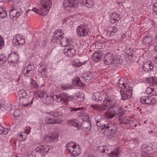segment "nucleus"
Masks as SVG:
<instances>
[{
    "label": "nucleus",
    "instance_id": "nucleus-1",
    "mask_svg": "<svg viewBox=\"0 0 157 157\" xmlns=\"http://www.w3.org/2000/svg\"><path fill=\"white\" fill-rule=\"evenodd\" d=\"M93 99L99 102L100 101L103 102L101 105L95 104L91 106L94 109L99 111H107L105 114V117L107 118H112L115 117V115H122V110L120 107H117V105L115 102V99L113 96H108L106 94H102L99 92L94 93L93 95ZM116 117H118L116 116Z\"/></svg>",
    "mask_w": 157,
    "mask_h": 157
},
{
    "label": "nucleus",
    "instance_id": "nucleus-2",
    "mask_svg": "<svg viewBox=\"0 0 157 157\" xmlns=\"http://www.w3.org/2000/svg\"><path fill=\"white\" fill-rule=\"evenodd\" d=\"M106 118H98L96 120V123L97 125L99 127H101V129L104 130L103 132L107 136L112 135L116 132V128L112 125L111 126L107 125V121Z\"/></svg>",
    "mask_w": 157,
    "mask_h": 157
},
{
    "label": "nucleus",
    "instance_id": "nucleus-3",
    "mask_svg": "<svg viewBox=\"0 0 157 157\" xmlns=\"http://www.w3.org/2000/svg\"><path fill=\"white\" fill-rule=\"evenodd\" d=\"M52 5L51 0H41L39 8L33 7V10L36 13L42 16L46 15L48 13Z\"/></svg>",
    "mask_w": 157,
    "mask_h": 157
},
{
    "label": "nucleus",
    "instance_id": "nucleus-4",
    "mask_svg": "<svg viewBox=\"0 0 157 157\" xmlns=\"http://www.w3.org/2000/svg\"><path fill=\"white\" fill-rule=\"evenodd\" d=\"M152 144L150 142H148L142 145L141 148V157H153L148 151L152 149Z\"/></svg>",
    "mask_w": 157,
    "mask_h": 157
},
{
    "label": "nucleus",
    "instance_id": "nucleus-5",
    "mask_svg": "<svg viewBox=\"0 0 157 157\" xmlns=\"http://www.w3.org/2000/svg\"><path fill=\"white\" fill-rule=\"evenodd\" d=\"M104 63L107 65H110L115 67L118 65L117 61H114V56L112 53H109L106 54L104 58Z\"/></svg>",
    "mask_w": 157,
    "mask_h": 157
},
{
    "label": "nucleus",
    "instance_id": "nucleus-6",
    "mask_svg": "<svg viewBox=\"0 0 157 157\" xmlns=\"http://www.w3.org/2000/svg\"><path fill=\"white\" fill-rule=\"evenodd\" d=\"M89 31V27L86 24L80 25L77 27L76 30L77 35L81 37L87 35Z\"/></svg>",
    "mask_w": 157,
    "mask_h": 157
},
{
    "label": "nucleus",
    "instance_id": "nucleus-7",
    "mask_svg": "<svg viewBox=\"0 0 157 157\" xmlns=\"http://www.w3.org/2000/svg\"><path fill=\"white\" fill-rule=\"evenodd\" d=\"M78 4L77 0H65L63 3L64 9L66 10L69 11L70 8H74Z\"/></svg>",
    "mask_w": 157,
    "mask_h": 157
},
{
    "label": "nucleus",
    "instance_id": "nucleus-8",
    "mask_svg": "<svg viewBox=\"0 0 157 157\" xmlns=\"http://www.w3.org/2000/svg\"><path fill=\"white\" fill-rule=\"evenodd\" d=\"M75 52L76 50L73 45H71L66 47L63 50V53L68 58L74 56L75 54Z\"/></svg>",
    "mask_w": 157,
    "mask_h": 157
},
{
    "label": "nucleus",
    "instance_id": "nucleus-9",
    "mask_svg": "<svg viewBox=\"0 0 157 157\" xmlns=\"http://www.w3.org/2000/svg\"><path fill=\"white\" fill-rule=\"evenodd\" d=\"M120 92L123 100H125L132 96V90L131 87H128L126 89L121 90Z\"/></svg>",
    "mask_w": 157,
    "mask_h": 157
},
{
    "label": "nucleus",
    "instance_id": "nucleus-10",
    "mask_svg": "<svg viewBox=\"0 0 157 157\" xmlns=\"http://www.w3.org/2000/svg\"><path fill=\"white\" fill-rule=\"evenodd\" d=\"M15 38L13 43L15 46H21L24 44L25 39L21 35L17 34L16 35Z\"/></svg>",
    "mask_w": 157,
    "mask_h": 157
},
{
    "label": "nucleus",
    "instance_id": "nucleus-11",
    "mask_svg": "<svg viewBox=\"0 0 157 157\" xmlns=\"http://www.w3.org/2000/svg\"><path fill=\"white\" fill-rule=\"evenodd\" d=\"M19 99L22 102H24V104L26 105L25 100L28 101V96L26 92L23 90H20L18 92Z\"/></svg>",
    "mask_w": 157,
    "mask_h": 157
},
{
    "label": "nucleus",
    "instance_id": "nucleus-12",
    "mask_svg": "<svg viewBox=\"0 0 157 157\" xmlns=\"http://www.w3.org/2000/svg\"><path fill=\"white\" fill-rule=\"evenodd\" d=\"M118 31V28L114 26L109 27L107 29V34L110 37L115 36Z\"/></svg>",
    "mask_w": 157,
    "mask_h": 157
},
{
    "label": "nucleus",
    "instance_id": "nucleus-13",
    "mask_svg": "<svg viewBox=\"0 0 157 157\" xmlns=\"http://www.w3.org/2000/svg\"><path fill=\"white\" fill-rule=\"evenodd\" d=\"M141 102L144 104H152L155 101L152 100L151 97L147 96H143L141 98Z\"/></svg>",
    "mask_w": 157,
    "mask_h": 157
},
{
    "label": "nucleus",
    "instance_id": "nucleus-14",
    "mask_svg": "<svg viewBox=\"0 0 157 157\" xmlns=\"http://www.w3.org/2000/svg\"><path fill=\"white\" fill-rule=\"evenodd\" d=\"M49 96L47 94V96H45L43 98L44 99L43 101L47 104H50L54 100V97H56L57 99L59 97L58 95H54L53 93L51 94Z\"/></svg>",
    "mask_w": 157,
    "mask_h": 157
},
{
    "label": "nucleus",
    "instance_id": "nucleus-15",
    "mask_svg": "<svg viewBox=\"0 0 157 157\" xmlns=\"http://www.w3.org/2000/svg\"><path fill=\"white\" fill-rule=\"evenodd\" d=\"M60 41L61 45L65 48L70 46L72 43L71 39L66 38L61 39Z\"/></svg>",
    "mask_w": 157,
    "mask_h": 157
},
{
    "label": "nucleus",
    "instance_id": "nucleus-16",
    "mask_svg": "<svg viewBox=\"0 0 157 157\" xmlns=\"http://www.w3.org/2000/svg\"><path fill=\"white\" fill-rule=\"evenodd\" d=\"M46 123L49 124L60 123L62 121V118H45Z\"/></svg>",
    "mask_w": 157,
    "mask_h": 157
},
{
    "label": "nucleus",
    "instance_id": "nucleus-17",
    "mask_svg": "<svg viewBox=\"0 0 157 157\" xmlns=\"http://www.w3.org/2000/svg\"><path fill=\"white\" fill-rule=\"evenodd\" d=\"M92 58L94 62L99 61L102 59V54L99 51H96L92 55Z\"/></svg>",
    "mask_w": 157,
    "mask_h": 157
},
{
    "label": "nucleus",
    "instance_id": "nucleus-18",
    "mask_svg": "<svg viewBox=\"0 0 157 157\" xmlns=\"http://www.w3.org/2000/svg\"><path fill=\"white\" fill-rule=\"evenodd\" d=\"M154 66L153 64L150 62H145L144 63L142 67L143 69L146 72H148L149 71L153 69Z\"/></svg>",
    "mask_w": 157,
    "mask_h": 157
},
{
    "label": "nucleus",
    "instance_id": "nucleus-19",
    "mask_svg": "<svg viewBox=\"0 0 157 157\" xmlns=\"http://www.w3.org/2000/svg\"><path fill=\"white\" fill-rule=\"evenodd\" d=\"M9 14L10 18L13 20L16 19L20 15V13L15 10H11Z\"/></svg>",
    "mask_w": 157,
    "mask_h": 157
},
{
    "label": "nucleus",
    "instance_id": "nucleus-20",
    "mask_svg": "<svg viewBox=\"0 0 157 157\" xmlns=\"http://www.w3.org/2000/svg\"><path fill=\"white\" fill-rule=\"evenodd\" d=\"M127 81L124 78H121L118 82L117 85L118 86L122 89H126L127 87Z\"/></svg>",
    "mask_w": 157,
    "mask_h": 157
},
{
    "label": "nucleus",
    "instance_id": "nucleus-21",
    "mask_svg": "<svg viewBox=\"0 0 157 157\" xmlns=\"http://www.w3.org/2000/svg\"><path fill=\"white\" fill-rule=\"evenodd\" d=\"M81 149L79 145H78L75 148H74L70 153L71 155L75 156L78 155L81 153Z\"/></svg>",
    "mask_w": 157,
    "mask_h": 157
},
{
    "label": "nucleus",
    "instance_id": "nucleus-22",
    "mask_svg": "<svg viewBox=\"0 0 157 157\" xmlns=\"http://www.w3.org/2000/svg\"><path fill=\"white\" fill-rule=\"evenodd\" d=\"M59 135L56 132H52L50 135L48 136L47 137L48 140L51 141H53L55 140H57L58 139Z\"/></svg>",
    "mask_w": 157,
    "mask_h": 157
},
{
    "label": "nucleus",
    "instance_id": "nucleus-23",
    "mask_svg": "<svg viewBox=\"0 0 157 157\" xmlns=\"http://www.w3.org/2000/svg\"><path fill=\"white\" fill-rule=\"evenodd\" d=\"M111 18L114 21V23L117 22L121 19V17L119 14L116 13H112L110 15Z\"/></svg>",
    "mask_w": 157,
    "mask_h": 157
},
{
    "label": "nucleus",
    "instance_id": "nucleus-24",
    "mask_svg": "<svg viewBox=\"0 0 157 157\" xmlns=\"http://www.w3.org/2000/svg\"><path fill=\"white\" fill-rule=\"evenodd\" d=\"M18 60L17 55L15 54H12L10 55L8 58L9 62L15 63Z\"/></svg>",
    "mask_w": 157,
    "mask_h": 157
},
{
    "label": "nucleus",
    "instance_id": "nucleus-25",
    "mask_svg": "<svg viewBox=\"0 0 157 157\" xmlns=\"http://www.w3.org/2000/svg\"><path fill=\"white\" fill-rule=\"evenodd\" d=\"M82 3L84 6L89 8L92 7L94 5L92 0H83Z\"/></svg>",
    "mask_w": 157,
    "mask_h": 157
},
{
    "label": "nucleus",
    "instance_id": "nucleus-26",
    "mask_svg": "<svg viewBox=\"0 0 157 157\" xmlns=\"http://www.w3.org/2000/svg\"><path fill=\"white\" fill-rule=\"evenodd\" d=\"M78 145L74 142H71L66 144V147L67 148V150L69 151L70 153H71L72 150L74 148H75Z\"/></svg>",
    "mask_w": 157,
    "mask_h": 157
},
{
    "label": "nucleus",
    "instance_id": "nucleus-27",
    "mask_svg": "<svg viewBox=\"0 0 157 157\" xmlns=\"http://www.w3.org/2000/svg\"><path fill=\"white\" fill-rule=\"evenodd\" d=\"M32 68L30 65L25 68L24 70V74L26 76H29L32 72Z\"/></svg>",
    "mask_w": 157,
    "mask_h": 157
},
{
    "label": "nucleus",
    "instance_id": "nucleus-28",
    "mask_svg": "<svg viewBox=\"0 0 157 157\" xmlns=\"http://www.w3.org/2000/svg\"><path fill=\"white\" fill-rule=\"evenodd\" d=\"M144 42L146 45H149L152 41V39L151 36L147 35L143 39Z\"/></svg>",
    "mask_w": 157,
    "mask_h": 157
},
{
    "label": "nucleus",
    "instance_id": "nucleus-29",
    "mask_svg": "<svg viewBox=\"0 0 157 157\" xmlns=\"http://www.w3.org/2000/svg\"><path fill=\"white\" fill-rule=\"evenodd\" d=\"M146 81L150 84H157V77H148L147 78Z\"/></svg>",
    "mask_w": 157,
    "mask_h": 157
},
{
    "label": "nucleus",
    "instance_id": "nucleus-30",
    "mask_svg": "<svg viewBox=\"0 0 157 157\" xmlns=\"http://www.w3.org/2000/svg\"><path fill=\"white\" fill-rule=\"evenodd\" d=\"M73 84L77 85L78 86L83 87L85 86V84H83L79 78H76L73 82Z\"/></svg>",
    "mask_w": 157,
    "mask_h": 157
},
{
    "label": "nucleus",
    "instance_id": "nucleus-31",
    "mask_svg": "<svg viewBox=\"0 0 157 157\" xmlns=\"http://www.w3.org/2000/svg\"><path fill=\"white\" fill-rule=\"evenodd\" d=\"M34 94L37 95L38 97L41 98H43L45 96H47V94L44 91L39 90L37 92H35Z\"/></svg>",
    "mask_w": 157,
    "mask_h": 157
},
{
    "label": "nucleus",
    "instance_id": "nucleus-32",
    "mask_svg": "<svg viewBox=\"0 0 157 157\" xmlns=\"http://www.w3.org/2000/svg\"><path fill=\"white\" fill-rule=\"evenodd\" d=\"M64 34V33L62 30L60 29H58L56 30L53 33V36L56 35L58 38L59 39L61 38L62 35Z\"/></svg>",
    "mask_w": 157,
    "mask_h": 157
},
{
    "label": "nucleus",
    "instance_id": "nucleus-33",
    "mask_svg": "<svg viewBox=\"0 0 157 157\" xmlns=\"http://www.w3.org/2000/svg\"><path fill=\"white\" fill-rule=\"evenodd\" d=\"M104 46V44L102 42H101L100 41H97L95 44L92 46V47H95L97 48H101Z\"/></svg>",
    "mask_w": 157,
    "mask_h": 157
},
{
    "label": "nucleus",
    "instance_id": "nucleus-34",
    "mask_svg": "<svg viewBox=\"0 0 157 157\" xmlns=\"http://www.w3.org/2000/svg\"><path fill=\"white\" fill-rule=\"evenodd\" d=\"M83 63H84L85 62H82L81 60L79 61L77 60H76L72 62V64L74 66L78 67L82 66L83 64Z\"/></svg>",
    "mask_w": 157,
    "mask_h": 157
},
{
    "label": "nucleus",
    "instance_id": "nucleus-35",
    "mask_svg": "<svg viewBox=\"0 0 157 157\" xmlns=\"http://www.w3.org/2000/svg\"><path fill=\"white\" fill-rule=\"evenodd\" d=\"M7 15V13L5 10L0 7V18H3Z\"/></svg>",
    "mask_w": 157,
    "mask_h": 157
},
{
    "label": "nucleus",
    "instance_id": "nucleus-36",
    "mask_svg": "<svg viewBox=\"0 0 157 157\" xmlns=\"http://www.w3.org/2000/svg\"><path fill=\"white\" fill-rule=\"evenodd\" d=\"M8 129L5 128L2 124L0 123V134H6L8 133Z\"/></svg>",
    "mask_w": 157,
    "mask_h": 157
},
{
    "label": "nucleus",
    "instance_id": "nucleus-37",
    "mask_svg": "<svg viewBox=\"0 0 157 157\" xmlns=\"http://www.w3.org/2000/svg\"><path fill=\"white\" fill-rule=\"evenodd\" d=\"M127 62H130L133 59V54L132 53L126 55L125 57Z\"/></svg>",
    "mask_w": 157,
    "mask_h": 157
},
{
    "label": "nucleus",
    "instance_id": "nucleus-38",
    "mask_svg": "<svg viewBox=\"0 0 157 157\" xmlns=\"http://www.w3.org/2000/svg\"><path fill=\"white\" fill-rule=\"evenodd\" d=\"M119 122L121 124H128L130 122V118H119Z\"/></svg>",
    "mask_w": 157,
    "mask_h": 157
},
{
    "label": "nucleus",
    "instance_id": "nucleus-39",
    "mask_svg": "<svg viewBox=\"0 0 157 157\" xmlns=\"http://www.w3.org/2000/svg\"><path fill=\"white\" fill-rule=\"evenodd\" d=\"M118 151L117 150L108 154V155L109 157H118Z\"/></svg>",
    "mask_w": 157,
    "mask_h": 157
},
{
    "label": "nucleus",
    "instance_id": "nucleus-40",
    "mask_svg": "<svg viewBox=\"0 0 157 157\" xmlns=\"http://www.w3.org/2000/svg\"><path fill=\"white\" fill-rule=\"evenodd\" d=\"M26 138V136H23L21 133L19 134L18 140L19 141H24Z\"/></svg>",
    "mask_w": 157,
    "mask_h": 157
},
{
    "label": "nucleus",
    "instance_id": "nucleus-41",
    "mask_svg": "<svg viewBox=\"0 0 157 157\" xmlns=\"http://www.w3.org/2000/svg\"><path fill=\"white\" fill-rule=\"evenodd\" d=\"M83 127L86 128H90V123L89 121H86L83 122Z\"/></svg>",
    "mask_w": 157,
    "mask_h": 157
},
{
    "label": "nucleus",
    "instance_id": "nucleus-42",
    "mask_svg": "<svg viewBox=\"0 0 157 157\" xmlns=\"http://www.w3.org/2000/svg\"><path fill=\"white\" fill-rule=\"evenodd\" d=\"M31 82H30V85H32L33 87L37 89L38 88V86L36 82L33 79H31Z\"/></svg>",
    "mask_w": 157,
    "mask_h": 157
},
{
    "label": "nucleus",
    "instance_id": "nucleus-43",
    "mask_svg": "<svg viewBox=\"0 0 157 157\" xmlns=\"http://www.w3.org/2000/svg\"><path fill=\"white\" fill-rule=\"evenodd\" d=\"M60 39L58 38L56 35L53 36V37L52 39V42L53 43H57L60 41Z\"/></svg>",
    "mask_w": 157,
    "mask_h": 157
},
{
    "label": "nucleus",
    "instance_id": "nucleus-44",
    "mask_svg": "<svg viewBox=\"0 0 157 157\" xmlns=\"http://www.w3.org/2000/svg\"><path fill=\"white\" fill-rule=\"evenodd\" d=\"M114 61H117L118 65L119 63H122L123 59L122 57L121 56L118 55L117 56L116 59L114 60Z\"/></svg>",
    "mask_w": 157,
    "mask_h": 157
},
{
    "label": "nucleus",
    "instance_id": "nucleus-45",
    "mask_svg": "<svg viewBox=\"0 0 157 157\" xmlns=\"http://www.w3.org/2000/svg\"><path fill=\"white\" fill-rule=\"evenodd\" d=\"M151 87H148L146 90V92L147 94H152L153 88Z\"/></svg>",
    "mask_w": 157,
    "mask_h": 157
},
{
    "label": "nucleus",
    "instance_id": "nucleus-46",
    "mask_svg": "<svg viewBox=\"0 0 157 157\" xmlns=\"http://www.w3.org/2000/svg\"><path fill=\"white\" fill-rule=\"evenodd\" d=\"M107 149L106 146H100L99 147V149L102 153L105 152V151Z\"/></svg>",
    "mask_w": 157,
    "mask_h": 157
},
{
    "label": "nucleus",
    "instance_id": "nucleus-47",
    "mask_svg": "<svg viewBox=\"0 0 157 157\" xmlns=\"http://www.w3.org/2000/svg\"><path fill=\"white\" fill-rule=\"evenodd\" d=\"M83 75L85 80H86L87 81L90 80L91 78V74H89V75L84 74Z\"/></svg>",
    "mask_w": 157,
    "mask_h": 157
},
{
    "label": "nucleus",
    "instance_id": "nucleus-48",
    "mask_svg": "<svg viewBox=\"0 0 157 157\" xmlns=\"http://www.w3.org/2000/svg\"><path fill=\"white\" fill-rule=\"evenodd\" d=\"M52 114H53V117H60L61 116V113L55 112L52 113Z\"/></svg>",
    "mask_w": 157,
    "mask_h": 157
},
{
    "label": "nucleus",
    "instance_id": "nucleus-49",
    "mask_svg": "<svg viewBox=\"0 0 157 157\" xmlns=\"http://www.w3.org/2000/svg\"><path fill=\"white\" fill-rule=\"evenodd\" d=\"M4 45V41L3 38L0 36V49L2 48Z\"/></svg>",
    "mask_w": 157,
    "mask_h": 157
},
{
    "label": "nucleus",
    "instance_id": "nucleus-50",
    "mask_svg": "<svg viewBox=\"0 0 157 157\" xmlns=\"http://www.w3.org/2000/svg\"><path fill=\"white\" fill-rule=\"evenodd\" d=\"M72 124L75 126L77 127H80L81 126V124H79L78 121H77L75 120V122H72Z\"/></svg>",
    "mask_w": 157,
    "mask_h": 157
},
{
    "label": "nucleus",
    "instance_id": "nucleus-51",
    "mask_svg": "<svg viewBox=\"0 0 157 157\" xmlns=\"http://www.w3.org/2000/svg\"><path fill=\"white\" fill-rule=\"evenodd\" d=\"M76 99L77 101L81 102L84 99L83 97L78 95L77 96Z\"/></svg>",
    "mask_w": 157,
    "mask_h": 157
},
{
    "label": "nucleus",
    "instance_id": "nucleus-52",
    "mask_svg": "<svg viewBox=\"0 0 157 157\" xmlns=\"http://www.w3.org/2000/svg\"><path fill=\"white\" fill-rule=\"evenodd\" d=\"M19 114V111L18 110H17V109L15 110L13 113V115H14V117H18Z\"/></svg>",
    "mask_w": 157,
    "mask_h": 157
},
{
    "label": "nucleus",
    "instance_id": "nucleus-53",
    "mask_svg": "<svg viewBox=\"0 0 157 157\" xmlns=\"http://www.w3.org/2000/svg\"><path fill=\"white\" fill-rule=\"evenodd\" d=\"M152 95L157 96V86L153 88Z\"/></svg>",
    "mask_w": 157,
    "mask_h": 157
},
{
    "label": "nucleus",
    "instance_id": "nucleus-54",
    "mask_svg": "<svg viewBox=\"0 0 157 157\" xmlns=\"http://www.w3.org/2000/svg\"><path fill=\"white\" fill-rule=\"evenodd\" d=\"M33 8L32 9V10H29L26 11V14L27 16L28 15H30L32 14L33 12H35L33 10Z\"/></svg>",
    "mask_w": 157,
    "mask_h": 157
},
{
    "label": "nucleus",
    "instance_id": "nucleus-55",
    "mask_svg": "<svg viewBox=\"0 0 157 157\" xmlns=\"http://www.w3.org/2000/svg\"><path fill=\"white\" fill-rule=\"evenodd\" d=\"M37 149H38V150H39V149H40V150H43L45 152H48V149L46 150V149L44 148H42V146H41L37 147L36 149L37 150Z\"/></svg>",
    "mask_w": 157,
    "mask_h": 157
},
{
    "label": "nucleus",
    "instance_id": "nucleus-56",
    "mask_svg": "<svg viewBox=\"0 0 157 157\" xmlns=\"http://www.w3.org/2000/svg\"><path fill=\"white\" fill-rule=\"evenodd\" d=\"M124 0H117V2L118 5L120 6H122L123 5Z\"/></svg>",
    "mask_w": 157,
    "mask_h": 157
},
{
    "label": "nucleus",
    "instance_id": "nucleus-57",
    "mask_svg": "<svg viewBox=\"0 0 157 157\" xmlns=\"http://www.w3.org/2000/svg\"><path fill=\"white\" fill-rule=\"evenodd\" d=\"M52 113H53V112H51L50 113H46V117H53V114H52Z\"/></svg>",
    "mask_w": 157,
    "mask_h": 157
},
{
    "label": "nucleus",
    "instance_id": "nucleus-58",
    "mask_svg": "<svg viewBox=\"0 0 157 157\" xmlns=\"http://www.w3.org/2000/svg\"><path fill=\"white\" fill-rule=\"evenodd\" d=\"M154 6V10L155 13L157 15V3H155Z\"/></svg>",
    "mask_w": 157,
    "mask_h": 157
},
{
    "label": "nucleus",
    "instance_id": "nucleus-59",
    "mask_svg": "<svg viewBox=\"0 0 157 157\" xmlns=\"http://www.w3.org/2000/svg\"><path fill=\"white\" fill-rule=\"evenodd\" d=\"M61 87L63 90H65L69 88V87L67 86L61 85Z\"/></svg>",
    "mask_w": 157,
    "mask_h": 157
},
{
    "label": "nucleus",
    "instance_id": "nucleus-60",
    "mask_svg": "<svg viewBox=\"0 0 157 157\" xmlns=\"http://www.w3.org/2000/svg\"><path fill=\"white\" fill-rule=\"evenodd\" d=\"M4 58V57L2 55H0V64L3 63V59Z\"/></svg>",
    "mask_w": 157,
    "mask_h": 157
},
{
    "label": "nucleus",
    "instance_id": "nucleus-61",
    "mask_svg": "<svg viewBox=\"0 0 157 157\" xmlns=\"http://www.w3.org/2000/svg\"><path fill=\"white\" fill-rule=\"evenodd\" d=\"M25 103L26 104L25 105H25L24 104V102H22V105L24 106H28V105H29L30 103L29 102V98H28V101H27V100H25Z\"/></svg>",
    "mask_w": 157,
    "mask_h": 157
},
{
    "label": "nucleus",
    "instance_id": "nucleus-62",
    "mask_svg": "<svg viewBox=\"0 0 157 157\" xmlns=\"http://www.w3.org/2000/svg\"><path fill=\"white\" fill-rule=\"evenodd\" d=\"M83 109L82 107L77 108H73L72 110L73 111H77L80 110H83Z\"/></svg>",
    "mask_w": 157,
    "mask_h": 157
},
{
    "label": "nucleus",
    "instance_id": "nucleus-63",
    "mask_svg": "<svg viewBox=\"0 0 157 157\" xmlns=\"http://www.w3.org/2000/svg\"><path fill=\"white\" fill-rule=\"evenodd\" d=\"M31 128L30 127H28V128L27 129V131H25V132L27 133L28 134L30 132V130Z\"/></svg>",
    "mask_w": 157,
    "mask_h": 157
},
{
    "label": "nucleus",
    "instance_id": "nucleus-64",
    "mask_svg": "<svg viewBox=\"0 0 157 157\" xmlns=\"http://www.w3.org/2000/svg\"><path fill=\"white\" fill-rule=\"evenodd\" d=\"M83 157H93V156L91 155L87 156L85 155L83 156Z\"/></svg>",
    "mask_w": 157,
    "mask_h": 157
}]
</instances>
